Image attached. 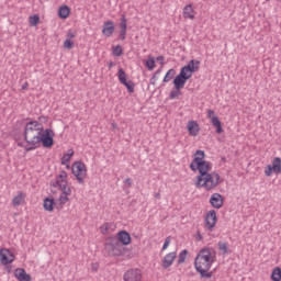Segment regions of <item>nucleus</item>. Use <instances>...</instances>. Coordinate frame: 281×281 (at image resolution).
<instances>
[{
  "label": "nucleus",
  "instance_id": "1",
  "mask_svg": "<svg viewBox=\"0 0 281 281\" xmlns=\"http://www.w3.org/2000/svg\"><path fill=\"white\" fill-rule=\"evenodd\" d=\"M25 142H54V131L50 128H43V124L38 121H31L26 123L24 130Z\"/></svg>",
  "mask_w": 281,
  "mask_h": 281
},
{
  "label": "nucleus",
  "instance_id": "2",
  "mask_svg": "<svg viewBox=\"0 0 281 281\" xmlns=\"http://www.w3.org/2000/svg\"><path fill=\"white\" fill-rule=\"evenodd\" d=\"M212 252L207 248L200 250L198 256L194 259V268L201 278H212V272H209L212 269Z\"/></svg>",
  "mask_w": 281,
  "mask_h": 281
},
{
  "label": "nucleus",
  "instance_id": "3",
  "mask_svg": "<svg viewBox=\"0 0 281 281\" xmlns=\"http://www.w3.org/2000/svg\"><path fill=\"white\" fill-rule=\"evenodd\" d=\"M201 67L200 60H190L188 65L181 68L180 74L173 79L175 89L181 90L186 87V82L192 78V74L199 71Z\"/></svg>",
  "mask_w": 281,
  "mask_h": 281
},
{
  "label": "nucleus",
  "instance_id": "4",
  "mask_svg": "<svg viewBox=\"0 0 281 281\" xmlns=\"http://www.w3.org/2000/svg\"><path fill=\"white\" fill-rule=\"evenodd\" d=\"M125 247L120 244L117 238L113 237L105 241L103 254L106 257L117 258L124 256Z\"/></svg>",
  "mask_w": 281,
  "mask_h": 281
},
{
  "label": "nucleus",
  "instance_id": "5",
  "mask_svg": "<svg viewBox=\"0 0 281 281\" xmlns=\"http://www.w3.org/2000/svg\"><path fill=\"white\" fill-rule=\"evenodd\" d=\"M220 184L221 175H218L217 172L207 173L206 176H204L202 178V181H200V184L199 180L195 181V188H204L207 192H210V190H214V188H218Z\"/></svg>",
  "mask_w": 281,
  "mask_h": 281
},
{
  "label": "nucleus",
  "instance_id": "6",
  "mask_svg": "<svg viewBox=\"0 0 281 281\" xmlns=\"http://www.w3.org/2000/svg\"><path fill=\"white\" fill-rule=\"evenodd\" d=\"M196 161L198 162L195 164H190V169L192 170V172H196V170L199 171V175L196 176V181L198 184H201V181H203V177L210 175L209 171L212 170V165L207 160L200 161L198 159Z\"/></svg>",
  "mask_w": 281,
  "mask_h": 281
},
{
  "label": "nucleus",
  "instance_id": "7",
  "mask_svg": "<svg viewBox=\"0 0 281 281\" xmlns=\"http://www.w3.org/2000/svg\"><path fill=\"white\" fill-rule=\"evenodd\" d=\"M71 172L76 177L78 183H85L87 177V166L82 161H76L71 166Z\"/></svg>",
  "mask_w": 281,
  "mask_h": 281
},
{
  "label": "nucleus",
  "instance_id": "8",
  "mask_svg": "<svg viewBox=\"0 0 281 281\" xmlns=\"http://www.w3.org/2000/svg\"><path fill=\"white\" fill-rule=\"evenodd\" d=\"M18 146L24 148L26 153H30V150H36V148H41V146H43V148H52L54 142H20Z\"/></svg>",
  "mask_w": 281,
  "mask_h": 281
},
{
  "label": "nucleus",
  "instance_id": "9",
  "mask_svg": "<svg viewBox=\"0 0 281 281\" xmlns=\"http://www.w3.org/2000/svg\"><path fill=\"white\" fill-rule=\"evenodd\" d=\"M14 252L11 251L8 248H1L0 249V262L1 265H3L4 267H8V265H12V262H14Z\"/></svg>",
  "mask_w": 281,
  "mask_h": 281
},
{
  "label": "nucleus",
  "instance_id": "10",
  "mask_svg": "<svg viewBox=\"0 0 281 281\" xmlns=\"http://www.w3.org/2000/svg\"><path fill=\"white\" fill-rule=\"evenodd\" d=\"M14 252L11 251L8 248H1L0 249V262L1 265H3L4 267H8V265H12V262H14Z\"/></svg>",
  "mask_w": 281,
  "mask_h": 281
},
{
  "label": "nucleus",
  "instance_id": "11",
  "mask_svg": "<svg viewBox=\"0 0 281 281\" xmlns=\"http://www.w3.org/2000/svg\"><path fill=\"white\" fill-rule=\"evenodd\" d=\"M119 81L126 87L128 93H135V83L132 80L127 81L126 71L122 68L119 69Z\"/></svg>",
  "mask_w": 281,
  "mask_h": 281
},
{
  "label": "nucleus",
  "instance_id": "12",
  "mask_svg": "<svg viewBox=\"0 0 281 281\" xmlns=\"http://www.w3.org/2000/svg\"><path fill=\"white\" fill-rule=\"evenodd\" d=\"M56 180L60 183L63 194H71V188L67 187V171H60Z\"/></svg>",
  "mask_w": 281,
  "mask_h": 281
},
{
  "label": "nucleus",
  "instance_id": "13",
  "mask_svg": "<svg viewBox=\"0 0 281 281\" xmlns=\"http://www.w3.org/2000/svg\"><path fill=\"white\" fill-rule=\"evenodd\" d=\"M124 281H142V270L130 269L123 276Z\"/></svg>",
  "mask_w": 281,
  "mask_h": 281
},
{
  "label": "nucleus",
  "instance_id": "14",
  "mask_svg": "<svg viewBox=\"0 0 281 281\" xmlns=\"http://www.w3.org/2000/svg\"><path fill=\"white\" fill-rule=\"evenodd\" d=\"M205 225H206L207 229H212L215 227V225H216V211L215 210H211L206 213Z\"/></svg>",
  "mask_w": 281,
  "mask_h": 281
},
{
  "label": "nucleus",
  "instance_id": "15",
  "mask_svg": "<svg viewBox=\"0 0 281 281\" xmlns=\"http://www.w3.org/2000/svg\"><path fill=\"white\" fill-rule=\"evenodd\" d=\"M210 203L215 210H221L223 207V195L221 193H213L210 198Z\"/></svg>",
  "mask_w": 281,
  "mask_h": 281
},
{
  "label": "nucleus",
  "instance_id": "16",
  "mask_svg": "<svg viewBox=\"0 0 281 281\" xmlns=\"http://www.w3.org/2000/svg\"><path fill=\"white\" fill-rule=\"evenodd\" d=\"M177 259V252H169L164 257L162 269H170L175 260Z\"/></svg>",
  "mask_w": 281,
  "mask_h": 281
},
{
  "label": "nucleus",
  "instance_id": "17",
  "mask_svg": "<svg viewBox=\"0 0 281 281\" xmlns=\"http://www.w3.org/2000/svg\"><path fill=\"white\" fill-rule=\"evenodd\" d=\"M119 243L125 247L126 245H131V234L126 231H121L117 233V238Z\"/></svg>",
  "mask_w": 281,
  "mask_h": 281
},
{
  "label": "nucleus",
  "instance_id": "18",
  "mask_svg": "<svg viewBox=\"0 0 281 281\" xmlns=\"http://www.w3.org/2000/svg\"><path fill=\"white\" fill-rule=\"evenodd\" d=\"M14 278L19 281H32V277L23 268H16L14 270Z\"/></svg>",
  "mask_w": 281,
  "mask_h": 281
},
{
  "label": "nucleus",
  "instance_id": "19",
  "mask_svg": "<svg viewBox=\"0 0 281 281\" xmlns=\"http://www.w3.org/2000/svg\"><path fill=\"white\" fill-rule=\"evenodd\" d=\"M113 32H115V24L113 21H108L103 24L102 34L103 36H113Z\"/></svg>",
  "mask_w": 281,
  "mask_h": 281
},
{
  "label": "nucleus",
  "instance_id": "20",
  "mask_svg": "<svg viewBox=\"0 0 281 281\" xmlns=\"http://www.w3.org/2000/svg\"><path fill=\"white\" fill-rule=\"evenodd\" d=\"M187 128L189 132V135H192L193 137H196V135H199V123H196L195 121H189L187 124Z\"/></svg>",
  "mask_w": 281,
  "mask_h": 281
},
{
  "label": "nucleus",
  "instance_id": "21",
  "mask_svg": "<svg viewBox=\"0 0 281 281\" xmlns=\"http://www.w3.org/2000/svg\"><path fill=\"white\" fill-rule=\"evenodd\" d=\"M183 19H190V21H194L195 12H194V8H192V4H187L183 8Z\"/></svg>",
  "mask_w": 281,
  "mask_h": 281
},
{
  "label": "nucleus",
  "instance_id": "22",
  "mask_svg": "<svg viewBox=\"0 0 281 281\" xmlns=\"http://www.w3.org/2000/svg\"><path fill=\"white\" fill-rule=\"evenodd\" d=\"M120 37H121V41H125L126 40V15H122L121 18V23H120Z\"/></svg>",
  "mask_w": 281,
  "mask_h": 281
},
{
  "label": "nucleus",
  "instance_id": "23",
  "mask_svg": "<svg viewBox=\"0 0 281 281\" xmlns=\"http://www.w3.org/2000/svg\"><path fill=\"white\" fill-rule=\"evenodd\" d=\"M273 172H276V175H281V158L280 157H276L272 160V165H271Z\"/></svg>",
  "mask_w": 281,
  "mask_h": 281
},
{
  "label": "nucleus",
  "instance_id": "24",
  "mask_svg": "<svg viewBox=\"0 0 281 281\" xmlns=\"http://www.w3.org/2000/svg\"><path fill=\"white\" fill-rule=\"evenodd\" d=\"M71 10L67 5H63L58 10L59 19H67Z\"/></svg>",
  "mask_w": 281,
  "mask_h": 281
},
{
  "label": "nucleus",
  "instance_id": "25",
  "mask_svg": "<svg viewBox=\"0 0 281 281\" xmlns=\"http://www.w3.org/2000/svg\"><path fill=\"white\" fill-rule=\"evenodd\" d=\"M203 159H205V151L196 150L195 151V157L193 158L191 164H198L199 161H206V160H203Z\"/></svg>",
  "mask_w": 281,
  "mask_h": 281
},
{
  "label": "nucleus",
  "instance_id": "26",
  "mask_svg": "<svg viewBox=\"0 0 281 281\" xmlns=\"http://www.w3.org/2000/svg\"><path fill=\"white\" fill-rule=\"evenodd\" d=\"M44 210L46 212H54V199L46 198L44 200Z\"/></svg>",
  "mask_w": 281,
  "mask_h": 281
},
{
  "label": "nucleus",
  "instance_id": "27",
  "mask_svg": "<svg viewBox=\"0 0 281 281\" xmlns=\"http://www.w3.org/2000/svg\"><path fill=\"white\" fill-rule=\"evenodd\" d=\"M211 123L215 126L216 133H223V126L221 125L218 116L212 117Z\"/></svg>",
  "mask_w": 281,
  "mask_h": 281
},
{
  "label": "nucleus",
  "instance_id": "28",
  "mask_svg": "<svg viewBox=\"0 0 281 281\" xmlns=\"http://www.w3.org/2000/svg\"><path fill=\"white\" fill-rule=\"evenodd\" d=\"M272 281H281V268L277 267L271 273Z\"/></svg>",
  "mask_w": 281,
  "mask_h": 281
},
{
  "label": "nucleus",
  "instance_id": "29",
  "mask_svg": "<svg viewBox=\"0 0 281 281\" xmlns=\"http://www.w3.org/2000/svg\"><path fill=\"white\" fill-rule=\"evenodd\" d=\"M23 192H20L16 196L13 198L12 205H14L15 207L21 205V203H23Z\"/></svg>",
  "mask_w": 281,
  "mask_h": 281
},
{
  "label": "nucleus",
  "instance_id": "30",
  "mask_svg": "<svg viewBox=\"0 0 281 281\" xmlns=\"http://www.w3.org/2000/svg\"><path fill=\"white\" fill-rule=\"evenodd\" d=\"M177 74V70L175 69H169L164 78V82H170V80H172V78H175Z\"/></svg>",
  "mask_w": 281,
  "mask_h": 281
},
{
  "label": "nucleus",
  "instance_id": "31",
  "mask_svg": "<svg viewBox=\"0 0 281 281\" xmlns=\"http://www.w3.org/2000/svg\"><path fill=\"white\" fill-rule=\"evenodd\" d=\"M29 22L32 27H36V25H38V23H41V18L36 14L32 15L29 18Z\"/></svg>",
  "mask_w": 281,
  "mask_h": 281
},
{
  "label": "nucleus",
  "instance_id": "32",
  "mask_svg": "<svg viewBox=\"0 0 281 281\" xmlns=\"http://www.w3.org/2000/svg\"><path fill=\"white\" fill-rule=\"evenodd\" d=\"M186 258H188V249H184L179 254L178 265H183V262H186Z\"/></svg>",
  "mask_w": 281,
  "mask_h": 281
},
{
  "label": "nucleus",
  "instance_id": "33",
  "mask_svg": "<svg viewBox=\"0 0 281 281\" xmlns=\"http://www.w3.org/2000/svg\"><path fill=\"white\" fill-rule=\"evenodd\" d=\"M146 67L149 69V71H153L155 69V57H149L146 61Z\"/></svg>",
  "mask_w": 281,
  "mask_h": 281
},
{
  "label": "nucleus",
  "instance_id": "34",
  "mask_svg": "<svg viewBox=\"0 0 281 281\" xmlns=\"http://www.w3.org/2000/svg\"><path fill=\"white\" fill-rule=\"evenodd\" d=\"M217 246H218L220 251H222L224 254V256L227 255V251H228L227 243L218 241Z\"/></svg>",
  "mask_w": 281,
  "mask_h": 281
},
{
  "label": "nucleus",
  "instance_id": "35",
  "mask_svg": "<svg viewBox=\"0 0 281 281\" xmlns=\"http://www.w3.org/2000/svg\"><path fill=\"white\" fill-rule=\"evenodd\" d=\"M111 227H113V224H112V223H104V224L101 226V232H102V234H109V232H111Z\"/></svg>",
  "mask_w": 281,
  "mask_h": 281
},
{
  "label": "nucleus",
  "instance_id": "36",
  "mask_svg": "<svg viewBox=\"0 0 281 281\" xmlns=\"http://www.w3.org/2000/svg\"><path fill=\"white\" fill-rule=\"evenodd\" d=\"M179 95H181V90L176 89V90H173V91L170 92L169 98H170L171 100H175V99H177Z\"/></svg>",
  "mask_w": 281,
  "mask_h": 281
},
{
  "label": "nucleus",
  "instance_id": "37",
  "mask_svg": "<svg viewBox=\"0 0 281 281\" xmlns=\"http://www.w3.org/2000/svg\"><path fill=\"white\" fill-rule=\"evenodd\" d=\"M122 46L120 45H116L114 48H113V56H122Z\"/></svg>",
  "mask_w": 281,
  "mask_h": 281
},
{
  "label": "nucleus",
  "instance_id": "38",
  "mask_svg": "<svg viewBox=\"0 0 281 281\" xmlns=\"http://www.w3.org/2000/svg\"><path fill=\"white\" fill-rule=\"evenodd\" d=\"M70 194H61L60 196H59V203L61 204V205H65V203H67V201H69V196Z\"/></svg>",
  "mask_w": 281,
  "mask_h": 281
},
{
  "label": "nucleus",
  "instance_id": "39",
  "mask_svg": "<svg viewBox=\"0 0 281 281\" xmlns=\"http://www.w3.org/2000/svg\"><path fill=\"white\" fill-rule=\"evenodd\" d=\"M64 47H65V49H72L74 48V42H71V40H66L64 42Z\"/></svg>",
  "mask_w": 281,
  "mask_h": 281
},
{
  "label": "nucleus",
  "instance_id": "40",
  "mask_svg": "<svg viewBox=\"0 0 281 281\" xmlns=\"http://www.w3.org/2000/svg\"><path fill=\"white\" fill-rule=\"evenodd\" d=\"M69 161H71V158L69 156H67V154H64V156L61 157V165L67 166V164H69Z\"/></svg>",
  "mask_w": 281,
  "mask_h": 281
},
{
  "label": "nucleus",
  "instance_id": "41",
  "mask_svg": "<svg viewBox=\"0 0 281 281\" xmlns=\"http://www.w3.org/2000/svg\"><path fill=\"white\" fill-rule=\"evenodd\" d=\"M265 175L266 177H271V175H273V167H271V165H268L266 170H265Z\"/></svg>",
  "mask_w": 281,
  "mask_h": 281
},
{
  "label": "nucleus",
  "instance_id": "42",
  "mask_svg": "<svg viewBox=\"0 0 281 281\" xmlns=\"http://www.w3.org/2000/svg\"><path fill=\"white\" fill-rule=\"evenodd\" d=\"M170 240H171V237L168 236L166 239H165V243L162 245V251H166V249H168V247L170 246Z\"/></svg>",
  "mask_w": 281,
  "mask_h": 281
},
{
  "label": "nucleus",
  "instance_id": "43",
  "mask_svg": "<svg viewBox=\"0 0 281 281\" xmlns=\"http://www.w3.org/2000/svg\"><path fill=\"white\" fill-rule=\"evenodd\" d=\"M60 186H61L60 181H57L56 179L50 181L52 188H59V190H60Z\"/></svg>",
  "mask_w": 281,
  "mask_h": 281
},
{
  "label": "nucleus",
  "instance_id": "44",
  "mask_svg": "<svg viewBox=\"0 0 281 281\" xmlns=\"http://www.w3.org/2000/svg\"><path fill=\"white\" fill-rule=\"evenodd\" d=\"M124 183H125V186H127L128 188H131V187L133 186V179L126 178V179L124 180Z\"/></svg>",
  "mask_w": 281,
  "mask_h": 281
},
{
  "label": "nucleus",
  "instance_id": "45",
  "mask_svg": "<svg viewBox=\"0 0 281 281\" xmlns=\"http://www.w3.org/2000/svg\"><path fill=\"white\" fill-rule=\"evenodd\" d=\"M100 269V265L98 262L91 265L92 271H98Z\"/></svg>",
  "mask_w": 281,
  "mask_h": 281
},
{
  "label": "nucleus",
  "instance_id": "46",
  "mask_svg": "<svg viewBox=\"0 0 281 281\" xmlns=\"http://www.w3.org/2000/svg\"><path fill=\"white\" fill-rule=\"evenodd\" d=\"M207 117H209V120H212V117H216V116L214 115V110H209V111H207Z\"/></svg>",
  "mask_w": 281,
  "mask_h": 281
},
{
  "label": "nucleus",
  "instance_id": "47",
  "mask_svg": "<svg viewBox=\"0 0 281 281\" xmlns=\"http://www.w3.org/2000/svg\"><path fill=\"white\" fill-rule=\"evenodd\" d=\"M66 156L68 157H74V149H68L67 153H66Z\"/></svg>",
  "mask_w": 281,
  "mask_h": 281
},
{
  "label": "nucleus",
  "instance_id": "48",
  "mask_svg": "<svg viewBox=\"0 0 281 281\" xmlns=\"http://www.w3.org/2000/svg\"><path fill=\"white\" fill-rule=\"evenodd\" d=\"M67 36H68V38H76V34H74V32H71V31H69L67 33Z\"/></svg>",
  "mask_w": 281,
  "mask_h": 281
},
{
  "label": "nucleus",
  "instance_id": "49",
  "mask_svg": "<svg viewBox=\"0 0 281 281\" xmlns=\"http://www.w3.org/2000/svg\"><path fill=\"white\" fill-rule=\"evenodd\" d=\"M27 87H30V83L24 82V85L22 86V90H23V91L27 90Z\"/></svg>",
  "mask_w": 281,
  "mask_h": 281
},
{
  "label": "nucleus",
  "instance_id": "50",
  "mask_svg": "<svg viewBox=\"0 0 281 281\" xmlns=\"http://www.w3.org/2000/svg\"><path fill=\"white\" fill-rule=\"evenodd\" d=\"M196 240H203V236L201 235L200 232H198Z\"/></svg>",
  "mask_w": 281,
  "mask_h": 281
},
{
  "label": "nucleus",
  "instance_id": "51",
  "mask_svg": "<svg viewBox=\"0 0 281 281\" xmlns=\"http://www.w3.org/2000/svg\"><path fill=\"white\" fill-rule=\"evenodd\" d=\"M155 199H161V193H159V192H157V193H155Z\"/></svg>",
  "mask_w": 281,
  "mask_h": 281
},
{
  "label": "nucleus",
  "instance_id": "52",
  "mask_svg": "<svg viewBox=\"0 0 281 281\" xmlns=\"http://www.w3.org/2000/svg\"><path fill=\"white\" fill-rule=\"evenodd\" d=\"M7 271H8V273H12V267L7 266Z\"/></svg>",
  "mask_w": 281,
  "mask_h": 281
},
{
  "label": "nucleus",
  "instance_id": "53",
  "mask_svg": "<svg viewBox=\"0 0 281 281\" xmlns=\"http://www.w3.org/2000/svg\"><path fill=\"white\" fill-rule=\"evenodd\" d=\"M112 128H117V124L116 123H112Z\"/></svg>",
  "mask_w": 281,
  "mask_h": 281
},
{
  "label": "nucleus",
  "instance_id": "54",
  "mask_svg": "<svg viewBox=\"0 0 281 281\" xmlns=\"http://www.w3.org/2000/svg\"><path fill=\"white\" fill-rule=\"evenodd\" d=\"M157 60H164V56H158Z\"/></svg>",
  "mask_w": 281,
  "mask_h": 281
},
{
  "label": "nucleus",
  "instance_id": "55",
  "mask_svg": "<svg viewBox=\"0 0 281 281\" xmlns=\"http://www.w3.org/2000/svg\"><path fill=\"white\" fill-rule=\"evenodd\" d=\"M66 168H67V170H69V168H70L69 164H66Z\"/></svg>",
  "mask_w": 281,
  "mask_h": 281
},
{
  "label": "nucleus",
  "instance_id": "56",
  "mask_svg": "<svg viewBox=\"0 0 281 281\" xmlns=\"http://www.w3.org/2000/svg\"><path fill=\"white\" fill-rule=\"evenodd\" d=\"M153 80H155V77H153L151 79H150V82L153 83Z\"/></svg>",
  "mask_w": 281,
  "mask_h": 281
},
{
  "label": "nucleus",
  "instance_id": "57",
  "mask_svg": "<svg viewBox=\"0 0 281 281\" xmlns=\"http://www.w3.org/2000/svg\"><path fill=\"white\" fill-rule=\"evenodd\" d=\"M222 161H225V157H222Z\"/></svg>",
  "mask_w": 281,
  "mask_h": 281
},
{
  "label": "nucleus",
  "instance_id": "58",
  "mask_svg": "<svg viewBox=\"0 0 281 281\" xmlns=\"http://www.w3.org/2000/svg\"><path fill=\"white\" fill-rule=\"evenodd\" d=\"M266 1H270V0H266Z\"/></svg>",
  "mask_w": 281,
  "mask_h": 281
}]
</instances>
